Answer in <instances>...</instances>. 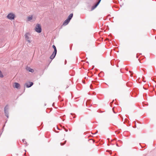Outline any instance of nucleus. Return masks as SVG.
<instances>
[{
	"instance_id": "7",
	"label": "nucleus",
	"mask_w": 156,
	"mask_h": 156,
	"mask_svg": "<svg viewBox=\"0 0 156 156\" xmlns=\"http://www.w3.org/2000/svg\"><path fill=\"white\" fill-rule=\"evenodd\" d=\"M20 86V84L19 83H15L14 84V87L16 88H19Z\"/></svg>"
},
{
	"instance_id": "5",
	"label": "nucleus",
	"mask_w": 156,
	"mask_h": 156,
	"mask_svg": "<svg viewBox=\"0 0 156 156\" xmlns=\"http://www.w3.org/2000/svg\"><path fill=\"white\" fill-rule=\"evenodd\" d=\"M30 34L29 33H27L25 35V38L29 43L31 42V41L29 39Z\"/></svg>"
},
{
	"instance_id": "10",
	"label": "nucleus",
	"mask_w": 156,
	"mask_h": 156,
	"mask_svg": "<svg viewBox=\"0 0 156 156\" xmlns=\"http://www.w3.org/2000/svg\"><path fill=\"white\" fill-rule=\"evenodd\" d=\"M73 16V14H70L68 16V18L67 19L69 20H70L72 19Z\"/></svg>"
},
{
	"instance_id": "13",
	"label": "nucleus",
	"mask_w": 156,
	"mask_h": 156,
	"mask_svg": "<svg viewBox=\"0 0 156 156\" xmlns=\"http://www.w3.org/2000/svg\"><path fill=\"white\" fill-rule=\"evenodd\" d=\"M0 77H3V76L2 74V73L0 70Z\"/></svg>"
},
{
	"instance_id": "3",
	"label": "nucleus",
	"mask_w": 156,
	"mask_h": 156,
	"mask_svg": "<svg viewBox=\"0 0 156 156\" xmlns=\"http://www.w3.org/2000/svg\"><path fill=\"white\" fill-rule=\"evenodd\" d=\"M15 16V14L13 13H10L7 16V18L10 20H12L14 19Z\"/></svg>"
},
{
	"instance_id": "4",
	"label": "nucleus",
	"mask_w": 156,
	"mask_h": 156,
	"mask_svg": "<svg viewBox=\"0 0 156 156\" xmlns=\"http://www.w3.org/2000/svg\"><path fill=\"white\" fill-rule=\"evenodd\" d=\"M9 106L7 105H6L4 108V112L5 115L8 118L9 117Z\"/></svg>"
},
{
	"instance_id": "11",
	"label": "nucleus",
	"mask_w": 156,
	"mask_h": 156,
	"mask_svg": "<svg viewBox=\"0 0 156 156\" xmlns=\"http://www.w3.org/2000/svg\"><path fill=\"white\" fill-rule=\"evenodd\" d=\"M98 3H97L96 4H95L94 5L92 6L91 8V10H94V9H95L98 5Z\"/></svg>"
},
{
	"instance_id": "15",
	"label": "nucleus",
	"mask_w": 156,
	"mask_h": 156,
	"mask_svg": "<svg viewBox=\"0 0 156 156\" xmlns=\"http://www.w3.org/2000/svg\"><path fill=\"white\" fill-rule=\"evenodd\" d=\"M101 1V0H99L98 1V2L97 3H98V4H99L100 2Z\"/></svg>"
},
{
	"instance_id": "1",
	"label": "nucleus",
	"mask_w": 156,
	"mask_h": 156,
	"mask_svg": "<svg viewBox=\"0 0 156 156\" xmlns=\"http://www.w3.org/2000/svg\"><path fill=\"white\" fill-rule=\"evenodd\" d=\"M52 47L54 49V51L50 57V59H53L55 57L57 53V50L55 45H53Z\"/></svg>"
},
{
	"instance_id": "8",
	"label": "nucleus",
	"mask_w": 156,
	"mask_h": 156,
	"mask_svg": "<svg viewBox=\"0 0 156 156\" xmlns=\"http://www.w3.org/2000/svg\"><path fill=\"white\" fill-rule=\"evenodd\" d=\"M27 69L29 72H31V73L33 72L34 71L33 69L30 68V67H27Z\"/></svg>"
},
{
	"instance_id": "19",
	"label": "nucleus",
	"mask_w": 156,
	"mask_h": 156,
	"mask_svg": "<svg viewBox=\"0 0 156 156\" xmlns=\"http://www.w3.org/2000/svg\"><path fill=\"white\" fill-rule=\"evenodd\" d=\"M65 130L66 132H67L68 131V130H66L65 129Z\"/></svg>"
},
{
	"instance_id": "14",
	"label": "nucleus",
	"mask_w": 156,
	"mask_h": 156,
	"mask_svg": "<svg viewBox=\"0 0 156 156\" xmlns=\"http://www.w3.org/2000/svg\"><path fill=\"white\" fill-rule=\"evenodd\" d=\"M66 142V141H65V143H64L63 144H62V143H60L61 145H64L65 144V143Z\"/></svg>"
},
{
	"instance_id": "17",
	"label": "nucleus",
	"mask_w": 156,
	"mask_h": 156,
	"mask_svg": "<svg viewBox=\"0 0 156 156\" xmlns=\"http://www.w3.org/2000/svg\"><path fill=\"white\" fill-rule=\"evenodd\" d=\"M27 144V143L26 141H25L24 143V144Z\"/></svg>"
},
{
	"instance_id": "16",
	"label": "nucleus",
	"mask_w": 156,
	"mask_h": 156,
	"mask_svg": "<svg viewBox=\"0 0 156 156\" xmlns=\"http://www.w3.org/2000/svg\"><path fill=\"white\" fill-rule=\"evenodd\" d=\"M98 133V131L97 130V131H96V132L95 133H93V134H95L97 133Z\"/></svg>"
},
{
	"instance_id": "2",
	"label": "nucleus",
	"mask_w": 156,
	"mask_h": 156,
	"mask_svg": "<svg viewBox=\"0 0 156 156\" xmlns=\"http://www.w3.org/2000/svg\"><path fill=\"white\" fill-rule=\"evenodd\" d=\"M35 31L38 33H40L41 32V28L40 25L39 24H37L35 28Z\"/></svg>"
},
{
	"instance_id": "12",
	"label": "nucleus",
	"mask_w": 156,
	"mask_h": 156,
	"mask_svg": "<svg viewBox=\"0 0 156 156\" xmlns=\"http://www.w3.org/2000/svg\"><path fill=\"white\" fill-rule=\"evenodd\" d=\"M33 18L32 16H29L27 18V20L28 21H29L32 20Z\"/></svg>"
},
{
	"instance_id": "6",
	"label": "nucleus",
	"mask_w": 156,
	"mask_h": 156,
	"mask_svg": "<svg viewBox=\"0 0 156 156\" xmlns=\"http://www.w3.org/2000/svg\"><path fill=\"white\" fill-rule=\"evenodd\" d=\"M33 84V83L32 82H29L28 83H26L25 84L24 86L27 88H29L32 86Z\"/></svg>"
},
{
	"instance_id": "18",
	"label": "nucleus",
	"mask_w": 156,
	"mask_h": 156,
	"mask_svg": "<svg viewBox=\"0 0 156 156\" xmlns=\"http://www.w3.org/2000/svg\"><path fill=\"white\" fill-rule=\"evenodd\" d=\"M24 139H23V140H22V141H23V142H24Z\"/></svg>"
},
{
	"instance_id": "9",
	"label": "nucleus",
	"mask_w": 156,
	"mask_h": 156,
	"mask_svg": "<svg viewBox=\"0 0 156 156\" xmlns=\"http://www.w3.org/2000/svg\"><path fill=\"white\" fill-rule=\"evenodd\" d=\"M69 20H68L67 19L63 23V25H67L69 23Z\"/></svg>"
}]
</instances>
